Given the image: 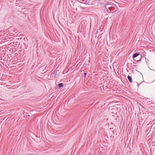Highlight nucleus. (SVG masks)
<instances>
[{
  "label": "nucleus",
  "instance_id": "f257e3e1",
  "mask_svg": "<svg viewBox=\"0 0 155 155\" xmlns=\"http://www.w3.org/2000/svg\"><path fill=\"white\" fill-rule=\"evenodd\" d=\"M104 7L106 9L107 12H108L109 10L111 11L112 13L115 12L118 8L114 4L109 2L105 3Z\"/></svg>",
  "mask_w": 155,
  "mask_h": 155
},
{
  "label": "nucleus",
  "instance_id": "f03ea898",
  "mask_svg": "<svg viewBox=\"0 0 155 155\" xmlns=\"http://www.w3.org/2000/svg\"><path fill=\"white\" fill-rule=\"evenodd\" d=\"M140 55V54L137 53H136L134 54L132 56V58L134 59V61H135L138 62L139 61V60H136V59H134V58L138 57L139 55Z\"/></svg>",
  "mask_w": 155,
  "mask_h": 155
},
{
  "label": "nucleus",
  "instance_id": "7ed1b4c3",
  "mask_svg": "<svg viewBox=\"0 0 155 155\" xmlns=\"http://www.w3.org/2000/svg\"><path fill=\"white\" fill-rule=\"evenodd\" d=\"M59 74V71L57 70L54 71L53 74L55 75H58Z\"/></svg>",
  "mask_w": 155,
  "mask_h": 155
},
{
  "label": "nucleus",
  "instance_id": "20e7f679",
  "mask_svg": "<svg viewBox=\"0 0 155 155\" xmlns=\"http://www.w3.org/2000/svg\"><path fill=\"white\" fill-rule=\"evenodd\" d=\"M127 79L129 81L130 83H131L132 82V80L131 77L129 75H128L127 76Z\"/></svg>",
  "mask_w": 155,
  "mask_h": 155
},
{
  "label": "nucleus",
  "instance_id": "39448f33",
  "mask_svg": "<svg viewBox=\"0 0 155 155\" xmlns=\"http://www.w3.org/2000/svg\"><path fill=\"white\" fill-rule=\"evenodd\" d=\"M13 45H15V47H18V46L19 45V44L18 43V42H13Z\"/></svg>",
  "mask_w": 155,
  "mask_h": 155
},
{
  "label": "nucleus",
  "instance_id": "423d86ee",
  "mask_svg": "<svg viewBox=\"0 0 155 155\" xmlns=\"http://www.w3.org/2000/svg\"><path fill=\"white\" fill-rule=\"evenodd\" d=\"M58 87L59 88L62 87H63V84L62 83H60L58 84Z\"/></svg>",
  "mask_w": 155,
  "mask_h": 155
},
{
  "label": "nucleus",
  "instance_id": "0eeeda50",
  "mask_svg": "<svg viewBox=\"0 0 155 155\" xmlns=\"http://www.w3.org/2000/svg\"><path fill=\"white\" fill-rule=\"evenodd\" d=\"M26 117H30V115L29 114H28L27 113L25 115Z\"/></svg>",
  "mask_w": 155,
  "mask_h": 155
},
{
  "label": "nucleus",
  "instance_id": "6e6552de",
  "mask_svg": "<svg viewBox=\"0 0 155 155\" xmlns=\"http://www.w3.org/2000/svg\"><path fill=\"white\" fill-rule=\"evenodd\" d=\"M87 73H84V78H85Z\"/></svg>",
  "mask_w": 155,
  "mask_h": 155
}]
</instances>
